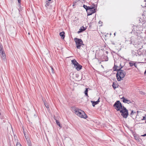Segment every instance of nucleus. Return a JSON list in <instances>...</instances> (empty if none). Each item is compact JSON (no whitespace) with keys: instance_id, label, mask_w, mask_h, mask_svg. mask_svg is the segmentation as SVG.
Returning a JSON list of instances; mask_svg holds the SVG:
<instances>
[{"instance_id":"1","label":"nucleus","mask_w":146,"mask_h":146,"mask_svg":"<svg viewBox=\"0 0 146 146\" xmlns=\"http://www.w3.org/2000/svg\"><path fill=\"white\" fill-rule=\"evenodd\" d=\"M122 68V67H121L119 68L118 70L117 69L114 70V71L117 72L116 76L117 80L118 81H120L121 80H122V79L126 75L125 72L123 70L121 69Z\"/></svg>"},{"instance_id":"2","label":"nucleus","mask_w":146,"mask_h":146,"mask_svg":"<svg viewBox=\"0 0 146 146\" xmlns=\"http://www.w3.org/2000/svg\"><path fill=\"white\" fill-rule=\"evenodd\" d=\"M74 111L76 114L80 117L85 119L87 118V115L82 110L76 108L75 109Z\"/></svg>"},{"instance_id":"3","label":"nucleus","mask_w":146,"mask_h":146,"mask_svg":"<svg viewBox=\"0 0 146 146\" xmlns=\"http://www.w3.org/2000/svg\"><path fill=\"white\" fill-rule=\"evenodd\" d=\"M121 113V115L123 117L125 118H126L128 115V110L124 106H123L122 108L119 111Z\"/></svg>"},{"instance_id":"4","label":"nucleus","mask_w":146,"mask_h":146,"mask_svg":"<svg viewBox=\"0 0 146 146\" xmlns=\"http://www.w3.org/2000/svg\"><path fill=\"white\" fill-rule=\"evenodd\" d=\"M74 40L76 42V47L80 49L82 45H84L83 43V42L81 39L77 38H74Z\"/></svg>"},{"instance_id":"5","label":"nucleus","mask_w":146,"mask_h":146,"mask_svg":"<svg viewBox=\"0 0 146 146\" xmlns=\"http://www.w3.org/2000/svg\"><path fill=\"white\" fill-rule=\"evenodd\" d=\"M113 106L117 111L120 110L123 106L119 101H117L114 104Z\"/></svg>"},{"instance_id":"6","label":"nucleus","mask_w":146,"mask_h":146,"mask_svg":"<svg viewBox=\"0 0 146 146\" xmlns=\"http://www.w3.org/2000/svg\"><path fill=\"white\" fill-rule=\"evenodd\" d=\"M88 15H92V14L96 12V8L94 7L90 6L88 7V9H87Z\"/></svg>"},{"instance_id":"7","label":"nucleus","mask_w":146,"mask_h":146,"mask_svg":"<svg viewBox=\"0 0 146 146\" xmlns=\"http://www.w3.org/2000/svg\"><path fill=\"white\" fill-rule=\"evenodd\" d=\"M1 56L2 59V61L3 62H6V58L5 54V51L4 50L0 52Z\"/></svg>"},{"instance_id":"8","label":"nucleus","mask_w":146,"mask_h":146,"mask_svg":"<svg viewBox=\"0 0 146 146\" xmlns=\"http://www.w3.org/2000/svg\"><path fill=\"white\" fill-rule=\"evenodd\" d=\"M121 99H123V101L124 103L129 104L131 103V102L130 100L125 98L123 97L121 98Z\"/></svg>"},{"instance_id":"9","label":"nucleus","mask_w":146,"mask_h":146,"mask_svg":"<svg viewBox=\"0 0 146 146\" xmlns=\"http://www.w3.org/2000/svg\"><path fill=\"white\" fill-rule=\"evenodd\" d=\"M87 28L86 27H84L83 26L82 27H80V29H79V31L78 32V33H80L82 32H83V31L85 30Z\"/></svg>"},{"instance_id":"10","label":"nucleus","mask_w":146,"mask_h":146,"mask_svg":"<svg viewBox=\"0 0 146 146\" xmlns=\"http://www.w3.org/2000/svg\"><path fill=\"white\" fill-rule=\"evenodd\" d=\"M49 72L50 74H54V71L53 68L52 66H50V68H49Z\"/></svg>"},{"instance_id":"11","label":"nucleus","mask_w":146,"mask_h":146,"mask_svg":"<svg viewBox=\"0 0 146 146\" xmlns=\"http://www.w3.org/2000/svg\"><path fill=\"white\" fill-rule=\"evenodd\" d=\"M74 68H76V69L78 71H79L82 69V66L81 65L79 64H77V66H76Z\"/></svg>"},{"instance_id":"12","label":"nucleus","mask_w":146,"mask_h":146,"mask_svg":"<svg viewBox=\"0 0 146 146\" xmlns=\"http://www.w3.org/2000/svg\"><path fill=\"white\" fill-rule=\"evenodd\" d=\"M72 63L74 65V67L76 66H77V64H78V63L77 62L76 60L74 59L71 60Z\"/></svg>"},{"instance_id":"13","label":"nucleus","mask_w":146,"mask_h":146,"mask_svg":"<svg viewBox=\"0 0 146 146\" xmlns=\"http://www.w3.org/2000/svg\"><path fill=\"white\" fill-rule=\"evenodd\" d=\"M99 99L100 98H99L98 100L96 102L91 101V102H92V106L93 107H94L95 105L98 104L100 102Z\"/></svg>"},{"instance_id":"14","label":"nucleus","mask_w":146,"mask_h":146,"mask_svg":"<svg viewBox=\"0 0 146 146\" xmlns=\"http://www.w3.org/2000/svg\"><path fill=\"white\" fill-rule=\"evenodd\" d=\"M137 41V39L135 38V37L133 36H132L131 38V40H130V42H131V43L133 42L134 43H135V42Z\"/></svg>"},{"instance_id":"15","label":"nucleus","mask_w":146,"mask_h":146,"mask_svg":"<svg viewBox=\"0 0 146 146\" xmlns=\"http://www.w3.org/2000/svg\"><path fill=\"white\" fill-rule=\"evenodd\" d=\"M64 34V32L63 31L60 33L59 35L61 36V38L63 39L65 37Z\"/></svg>"},{"instance_id":"16","label":"nucleus","mask_w":146,"mask_h":146,"mask_svg":"<svg viewBox=\"0 0 146 146\" xmlns=\"http://www.w3.org/2000/svg\"><path fill=\"white\" fill-rule=\"evenodd\" d=\"M44 105L47 108H49V104L47 103V102L46 100H43Z\"/></svg>"},{"instance_id":"17","label":"nucleus","mask_w":146,"mask_h":146,"mask_svg":"<svg viewBox=\"0 0 146 146\" xmlns=\"http://www.w3.org/2000/svg\"><path fill=\"white\" fill-rule=\"evenodd\" d=\"M54 119L56 120V124L58 125L60 127H62V126L61 124H60L59 121L54 118Z\"/></svg>"},{"instance_id":"18","label":"nucleus","mask_w":146,"mask_h":146,"mask_svg":"<svg viewBox=\"0 0 146 146\" xmlns=\"http://www.w3.org/2000/svg\"><path fill=\"white\" fill-rule=\"evenodd\" d=\"M112 86L114 89L117 87V84H115L114 82H113Z\"/></svg>"},{"instance_id":"19","label":"nucleus","mask_w":146,"mask_h":146,"mask_svg":"<svg viewBox=\"0 0 146 146\" xmlns=\"http://www.w3.org/2000/svg\"><path fill=\"white\" fill-rule=\"evenodd\" d=\"M129 64L130 65V66L131 67H132L133 66H134L135 67H136L135 66V63H134L133 62H129Z\"/></svg>"},{"instance_id":"20","label":"nucleus","mask_w":146,"mask_h":146,"mask_svg":"<svg viewBox=\"0 0 146 146\" xmlns=\"http://www.w3.org/2000/svg\"><path fill=\"white\" fill-rule=\"evenodd\" d=\"M120 66H117L115 65V64H114V66L113 67V70H115V69H117V70H118L119 69V68H120Z\"/></svg>"},{"instance_id":"21","label":"nucleus","mask_w":146,"mask_h":146,"mask_svg":"<svg viewBox=\"0 0 146 146\" xmlns=\"http://www.w3.org/2000/svg\"><path fill=\"white\" fill-rule=\"evenodd\" d=\"M88 90H87V89L86 88V90L84 91L85 94L86 96L88 97Z\"/></svg>"},{"instance_id":"22","label":"nucleus","mask_w":146,"mask_h":146,"mask_svg":"<svg viewBox=\"0 0 146 146\" xmlns=\"http://www.w3.org/2000/svg\"><path fill=\"white\" fill-rule=\"evenodd\" d=\"M3 50H4L3 49V46L2 44L0 43V52Z\"/></svg>"},{"instance_id":"23","label":"nucleus","mask_w":146,"mask_h":146,"mask_svg":"<svg viewBox=\"0 0 146 146\" xmlns=\"http://www.w3.org/2000/svg\"><path fill=\"white\" fill-rule=\"evenodd\" d=\"M90 6H87L86 5H83V7L87 11V9H88V7H89Z\"/></svg>"},{"instance_id":"24","label":"nucleus","mask_w":146,"mask_h":146,"mask_svg":"<svg viewBox=\"0 0 146 146\" xmlns=\"http://www.w3.org/2000/svg\"><path fill=\"white\" fill-rule=\"evenodd\" d=\"M131 111V112L130 114V115H133V114L136 113L135 111L134 112V111L133 110Z\"/></svg>"},{"instance_id":"25","label":"nucleus","mask_w":146,"mask_h":146,"mask_svg":"<svg viewBox=\"0 0 146 146\" xmlns=\"http://www.w3.org/2000/svg\"><path fill=\"white\" fill-rule=\"evenodd\" d=\"M50 5V3L48 1H46V4L45 5V6H48L49 5Z\"/></svg>"},{"instance_id":"26","label":"nucleus","mask_w":146,"mask_h":146,"mask_svg":"<svg viewBox=\"0 0 146 146\" xmlns=\"http://www.w3.org/2000/svg\"><path fill=\"white\" fill-rule=\"evenodd\" d=\"M16 146H22V145L19 143H17Z\"/></svg>"},{"instance_id":"27","label":"nucleus","mask_w":146,"mask_h":146,"mask_svg":"<svg viewBox=\"0 0 146 146\" xmlns=\"http://www.w3.org/2000/svg\"><path fill=\"white\" fill-rule=\"evenodd\" d=\"M77 3V1H74L73 2V5H72V6H74V5H75V4L76 3Z\"/></svg>"},{"instance_id":"28","label":"nucleus","mask_w":146,"mask_h":146,"mask_svg":"<svg viewBox=\"0 0 146 146\" xmlns=\"http://www.w3.org/2000/svg\"><path fill=\"white\" fill-rule=\"evenodd\" d=\"M21 0H17L18 3H19L20 5H21Z\"/></svg>"},{"instance_id":"29","label":"nucleus","mask_w":146,"mask_h":146,"mask_svg":"<svg viewBox=\"0 0 146 146\" xmlns=\"http://www.w3.org/2000/svg\"><path fill=\"white\" fill-rule=\"evenodd\" d=\"M146 119V117L145 116L143 117V119H142V120Z\"/></svg>"},{"instance_id":"30","label":"nucleus","mask_w":146,"mask_h":146,"mask_svg":"<svg viewBox=\"0 0 146 146\" xmlns=\"http://www.w3.org/2000/svg\"><path fill=\"white\" fill-rule=\"evenodd\" d=\"M28 145L29 146H31V142L30 141L28 143Z\"/></svg>"},{"instance_id":"31","label":"nucleus","mask_w":146,"mask_h":146,"mask_svg":"<svg viewBox=\"0 0 146 146\" xmlns=\"http://www.w3.org/2000/svg\"><path fill=\"white\" fill-rule=\"evenodd\" d=\"M141 136H143V137H145V136H146V133L145 134L143 135H141Z\"/></svg>"},{"instance_id":"32","label":"nucleus","mask_w":146,"mask_h":146,"mask_svg":"<svg viewBox=\"0 0 146 146\" xmlns=\"http://www.w3.org/2000/svg\"><path fill=\"white\" fill-rule=\"evenodd\" d=\"M78 1L82 2L83 1H84L85 0H78Z\"/></svg>"},{"instance_id":"33","label":"nucleus","mask_w":146,"mask_h":146,"mask_svg":"<svg viewBox=\"0 0 146 146\" xmlns=\"http://www.w3.org/2000/svg\"><path fill=\"white\" fill-rule=\"evenodd\" d=\"M120 68H121V67H122V68L123 67V66H121V64H120Z\"/></svg>"},{"instance_id":"34","label":"nucleus","mask_w":146,"mask_h":146,"mask_svg":"<svg viewBox=\"0 0 146 146\" xmlns=\"http://www.w3.org/2000/svg\"><path fill=\"white\" fill-rule=\"evenodd\" d=\"M86 89H87V90H90L91 89L89 88H86Z\"/></svg>"},{"instance_id":"35","label":"nucleus","mask_w":146,"mask_h":146,"mask_svg":"<svg viewBox=\"0 0 146 146\" xmlns=\"http://www.w3.org/2000/svg\"><path fill=\"white\" fill-rule=\"evenodd\" d=\"M144 74H146V70H145V72H144Z\"/></svg>"},{"instance_id":"36","label":"nucleus","mask_w":146,"mask_h":146,"mask_svg":"<svg viewBox=\"0 0 146 146\" xmlns=\"http://www.w3.org/2000/svg\"><path fill=\"white\" fill-rule=\"evenodd\" d=\"M142 48H143V46H141V48H139V49H142Z\"/></svg>"},{"instance_id":"37","label":"nucleus","mask_w":146,"mask_h":146,"mask_svg":"<svg viewBox=\"0 0 146 146\" xmlns=\"http://www.w3.org/2000/svg\"><path fill=\"white\" fill-rule=\"evenodd\" d=\"M101 22V21H100L99 22V24H100ZM101 23H102V22H101Z\"/></svg>"},{"instance_id":"38","label":"nucleus","mask_w":146,"mask_h":146,"mask_svg":"<svg viewBox=\"0 0 146 146\" xmlns=\"http://www.w3.org/2000/svg\"><path fill=\"white\" fill-rule=\"evenodd\" d=\"M51 0H48L49 1H51Z\"/></svg>"},{"instance_id":"39","label":"nucleus","mask_w":146,"mask_h":146,"mask_svg":"<svg viewBox=\"0 0 146 146\" xmlns=\"http://www.w3.org/2000/svg\"><path fill=\"white\" fill-rule=\"evenodd\" d=\"M138 112H139L138 111H137V113H138Z\"/></svg>"},{"instance_id":"40","label":"nucleus","mask_w":146,"mask_h":146,"mask_svg":"<svg viewBox=\"0 0 146 146\" xmlns=\"http://www.w3.org/2000/svg\"><path fill=\"white\" fill-rule=\"evenodd\" d=\"M114 35H115V33H114Z\"/></svg>"},{"instance_id":"41","label":"nucleus","mask_w":146,"mask_h":146,"mask_svg":"<svg viewBox=\"0 0 146 146\" xmlns=\"http://www.w3.org/2000/svg\"><path fill=\"white\" fill-rule=\"evenodd\" d=\"M145 123H146V120L145 121Z\"/></svg>"},{"instance_id":"42","label":"nucleus","mask_w":146,"mask_h":146,"mask_svg":"<svg viewBox=\"0 0 146 146\" xmlns=\"http://www.w3.org/2000/svg\"><path fill=\"white\" fill-rule=\"evenodd\" d=\"M113 44H114V43H113Z\"/></svg>"},{"instance_id":"43","label":"nucleus","mask_w":146,"mask_h":146,"mask_svg":"<svg viewBox=\"0 0 146 146\" xmlns=\"http://www.w3.org/2000/svg\"><path fill=\"white\" fill-rule=\"evenodd\" d=\"M113 44H114V43H113Z\"/></svg>"}]
</instances>
